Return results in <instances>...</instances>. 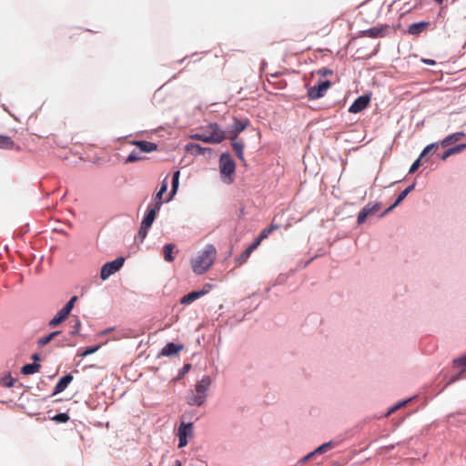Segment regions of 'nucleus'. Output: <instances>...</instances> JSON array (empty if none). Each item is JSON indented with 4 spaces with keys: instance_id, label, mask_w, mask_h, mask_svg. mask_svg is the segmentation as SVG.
<instances>
[{
    "instance_id": "c03bdc74",
    "label": "nucleus",
    "mask_w": 466,
    "mask_h": 466,
    "mask_svg": "<svg viewBox=\"0 0 466 466\" xmlns=\"http://www.w3.org/2000/svg\"><path fill=\"white\" fill-rule=\"evenodd\" d=\"M315 454V451L309 453L307 456L303 458L302 461H307L308 460L311 459Z\"/></svg>"
},
{
    "instance_id": "aec40b11",
    "label": "nucleus",
    "mask_w": 466,
    "mask_h": 466,
    "mask_svg": "<svg viewBox=\"0 0 466 466\" xmlns=\"http://www.w3.org/2000/svg\"><path fill=\"white\" fill-rule=\"evenodd\" d=\"M231 146H232L233 151L237 155L238 158L241 162H245V158H244V144L242 142L235 141L234 140V141H232Z\"/></svg>"
},
{
    "instance_id": "58836bf2",
    "label": "nucleus",
    "mask_w": 466,
    "mask_h": 466,
    "mask_svg": "<svg viewBox=\"0 0 466 466\" xmlns=\"http://www.w3.org/2000/svg\"><path fill=\"white\" fill-rule=\"evenodd\" d=\"M150 228H144V225L141 224V227L138 230V237L140 238L141 240H143L147 235V230L149 229Z\"/></svg>"
},
{
    "instance_id": "2eb2a0df",
    "label": "nucleus",
    "mask_w": 466,
    "mask_h": 466,
    "mask_svg": "<svg viewBox=\"0 0 466 466\" xmlns=\"http://www.w3.org/2000/svg\"><path fill=\"white\" fill-rule=\"evenodd\" d=\"M429 25L430 23L425 21L413 23L409 25L408 33L412 35H419L428 28Z\"/></svg>"
},
{
    "instance_id": "9b49d317",
    "label": "nucleus",
    "mask_w": 466,
    "mask_h": 466,
    "mask_svg": "<svg viewBox=\"0 0 466 466\" xmlns=\"http://www.w3.org/2000/svg\"><path fill=\"white\" fill-rule=\"evenodd\" d=\"M370 101V98L369 96H360L350 106L349 111L354 114L359 113L369 106Z\"/></svg>"
},
{
    "instance_id": "c9c22d12",
    "label": "nucleus",
    "mask_w": 466,
    "mask_h": 466,
    "mask_svg": "<svg viewBox=\"0 0 466 466\" xmlns=\"http://www.w3.org/2000/svg\"><path fill=\"white\" fill-rule=\"evenodd\" d=\"M99 349V346L86 348L81 354V357H86L95 353Z\"/></svg>"
},
{
    "instance_id": "49530a36",
    "label": "nucleus",
    "mask_w": 466,
    "mask_h": 466,
    "mask_svg": "<svg viewBox=\"0 0 466 466\" xmlns=\"http://www.w3.org/2000/svg\"><path fill=\"white\" fill-rule=\"evenodd\" d=\"M404 403H401L400 405H397V406H394L390 409V412L389 413H391V412H394L395 410H397L399 409L400 406L403 405Z\"/></svg>"
},
{
    "instance_id": "f03ea898",
    "label": "nucleus",
    "mask_w": 466,
    "mask_h": 466,
    "mask_svg": "<svg viewBox=\"0 0 466 466\" xmlns=\"http://www.w3.org/2000/svg\"><path fill=\"white\" fill-rule=\"evenodd\" d=\"M192 137L205 143L219 144L227 138L226 131L218 124L208 125L201 133L195 134Z\"/></svg>"
},
{
    "instance_id": "4c0bfd02",
    "label": "nucleus",
    "mask_w": 466,
    "mask_h": 466,
    "mask_svg": "<svg viewBox=\"0 0 466 466\" xmlns=\"http://www.w3.org/2000/svg\"><path fill=\"white\" fill-rule=\"evenodd\" d=\"M420 161H421V158L419 157L417 160H415L413 162V164L411 165V167H410V170H409V173L410 174H412L414 173L420 166Z\"/></svg>"
},
{
    "instance_id": "412c9836",
    "label": "nucleus",
    "mask_w": 466,
    "mask_h": 466,
    "mask_svg": "<svg viewBox=\"0 0 466 466\" xmlns=\"http://www.w3.org/2000/svg\"><path fill=\"white\" fill-rule=\"evenodd\" d=\"M167 189V178H165L161 184V187H160L158 192L154 197L155 202L153 204H158L159 208H161V205H162V197L166 193Z\"/></svg>"
},
{
    "instance_id": "7c9ffc66",
    "label": "nucleus",
    "mask_w": 466,
    "mask_h": 466,
    "mask_svg": "<svg viewBox=\"0 0 466 466\" xmlns=\"http://www.w3.org/2000/svg\"><path fill=\"white\" fill-rule=\"evenodd\" d=\"M332 447H333V442L329 441V442H326V443L319 446L314 451L316 454H321V453L328 451Z\"/></svg>"
},
{
    "instance_id": "ddd939ff",
    "label": "nucleus",
    "mask_w": 466,
    "mask_h": 466,
    "mask_svg": "<svg viewBox=\"0 0 466 466\" xmlns=\"http://www.w3.org/2000/svg\"><path fill=\"white\" fill-rule=\"evenodd\" d=\"M72 380L73 376L71 374H66L62 377L55 386L53 394L56 395L64 391Z\"/></svg>"
},
{
    "instance_id": "4be33fe9",
    "label": "nucleus",
    "mask_w": 466,
    "mask_h": 466,
    "mask_svg": "<svg viewBox=\"0 0 466 466\" xmlns=\"http://www.w3.org/2000/svg\"><path fill=\"white\" fill-rule=\"evenodd\" d=\"M68 314L66 312H65L62 309L58 311L57 315L56 317H54L50 321H49V326L51 328H55L56 326H58L60 323H62L66 318H67Z\"/></svg>"
},
{
    "instance_id": "7ed1b4c3",
    "label": "nucleus",
    "mask_w": 466,
    "mask_h": 466,
    "mask_svg": "<svg viewBox=\"0 0 466 466\" xmlns=\"http://www.w3.org/2000/svg\"><path fill=\"white\" fill-rule=\"evenodd\" d=\"M236 164L230 154L228 152L222 153L219 157V172L222 180L226 184H231L233 182Z\"/></svg>"
},
{
    "instance_id": "1a4fd4ad",
    "label": "nucleus",
    "mask_w": 466,
    "mask_h": 466,
    "mask_svg": "<svg viewBox=\"0 0 466 466\" xmlns=\"http://www.w3.org/2000/svg\"><path fill=\"white\" fill-rule=\"evenodd\" d=\"M380 209V205L379 203H376L374 205H370V204L366 205L358 215V218H357L358 224H360V225L363 224L369 216L373 215Z\"/></svg>"
},
{
    "instance_id": "c85d7f7f",
    "label": "nucleus",
    "mask_w": 466,
    "mask_h": 466,
    "mask_svg": "<svg viewBox=\"0 0 466 466\" xmlns=\"http://www.w3.org/2000/svg\"><path fill=\"white\" fill-rule=\"evenodd\" d=\"M178 179H179V171H176L174 174H173V177H172V189H171V196L170 198L167 199L170 200L171 198L176 194L177 190V187H178Z\"/></svg>"
},
{
    "instance_id": "a878e982",
    "label": "nucleus",
    "mask_w": 466,
    "mask_h": 466,
    "mask_svg": "<svg viewBox=\"0 0 466 466\" xmlns=\"http://www.w3.org/2000/svg\"><path fill=\"white\" fill-rule=\"evenodd\" d=\"M14 145V141L9 137L0 135V148L11 149Z\"/></svg>"
},
{
    "instance_id": "39448f33",
    "label": "nucleus",
    "mask_w": 466,
    "mask_h": 466,
    "mask_svg": "<svg viewBox=\"0 0 466 466\" xmlns=\"http://www.w3.org/2000/svg\"><path fill=\"white\" fill-rule=\"evenodd\" d=\"M248 125L249 120L248 118H234L233 125L226 131L227 138L231 141L236 140L238 134L244 131Z\"/></svg>"
},
{
    "instance_id": "f704fd0d",
    "label": "nucleus",
    "mask_w": 466,
    "mask_h": 466,
    "mask_svg": "<svg viewBox=\"0 0 466 466\" xmlns=\"http://www.w3.org/2000/svg\"><path fill=\"white\" fill-rule=\"evenodd\" d=\"M437 147V143H432L429 146H427L423 150L422 152L420 153V157L422 158L424 157L426 155H428L433 148Z\"/></svg>"
},
{
    "instance_id": "a18cd8bd",
    "label": "nucleus",
    "mask_w": 466,
    "mask_h": 466,
    "mask_svg": "<svg viewBox=\"0 0 466 466\" xmlns=\"http://www.w3.org/2000/svg\"><path fill=\"white\" fill-rule=\"evenodd\" d=\"M279 228V225L274 224L273 222L268 227V228L270 229L271 232H273L274 230L278 229Z\"/></svg>"
},
{
    "instance_id": "2f4dec72",
    "label": "nucleus",
    "mask_w": 466,
    "mask_h": 466,
    "mask_svg": "<svg viewBox=\"0 0 466 466\" xmlns=\"http://www.w3.org/2000/svg\"><path fill=\"white\" fill-rule=\"evenodd\" d=\"M76 300H77L76 296L72 297L70 299V300L63 307L62 309L69 315L71 310L73 309Z\"/></svg>"
},
{
    "instance_id": "4468645a",
    "label": "nucleus",
    "mask_w": 466,
    "mask_h": 466,
    "mask_svg": "<svg viewBox=\"0 0 466 466\" xmlns=\"http://www.w3.org/2000/svg\"><path fill=\"white\" fill-rule=\"evenodd\" d=\"M388 29V25L375 26L363 31V35L377 38L385 35L384 31Z\"/></svg>"
},
{
    "instance_id": "3c124183",
    "label": "nucleus",
    "mask_w": 466,
    "mask_h": 466,
    "mask_svg": "<svg viewBox=\"0 0 466 466\" xmlns=\"http://www.w3.org/2000/svg\"><path fill=\"white\" fill-rule=\"evenodd\" d=\"M463 146V148L465 149L466 148V143L462 144Z\"/></svg>"
},
{
    "instance_id": "bb28decb",
    "label": "nucleus",
    "mask_w": 466,
    "mask_h": 466,
    "mask_svg": "<svg viewBox=\"0 0 466 466\" xmlns=\"http://www.w3.org/2000/svg\"><path fill=\"white\" fill-rule=\"evenodd\" d=\"M60 331H53L49 335L42 337L38 339V345L40 347H43L46 344H48L55 337H56Z\"/></svg>"
},
{
    "instance_id": "6e6552de",
    "label": "nucleus",
    "mask_w": 466,
    "mask_h": 466,
    "mask_svg": "<svg viewBox=\"0 0 466 466\" xmlns=\"http://www.w3.org/2000/svg\"><path fill=\"white\" fill-rule=\"evenodd\" d=\"M192 437H193L192 423L182 422L178 428V439H179L178 447L179 448L185 447L188 442V439H190Z\"/></svg>"
},
{
    "instance_id": "09e8293b",
    "label": "nucleus",
    "mask_w": 466,
    "mask_h": 466,
    "mask_svg": "<svg viewBox=\"0 0 466 466\" xmlns=\"http://www.w3.org/2000/svg\"><path fill=\"white\" fill-rule=\"evenodd\" d=\"M189 368H190V365H189V364H187V365L184 367V369H186V370H188Z\"/></svg>"
},
{
    "instance_id": "37998d69",
    "label": "nucleus",
    "mask_w": 466,
    "mask_h": 466,
    "mask_svg": "<svg viewBox=\"0 0 466 466\" xmlns=\"http://www.w3.org/2000/svg\"><path fill=\"white\" fill-rule=\"evenodd\" d=\"M422 63L429 66H434L436 62L432 59H421Z\"/></svg>"
},
{
    "instance_id": "72a5a7b5",
    "label": "nucleus",
    "mask_w": 466,
    "mask_h": 466,
    "mask_svg": "<svg viewBox=\"0 0 466 466\" xmlns=\"http://www.w3.org/2000/svg\"><path fill=\"white\" fill-rule=\"evenodd\" d=\"M453 363L456 367H461L463 370H466V356L454 360Z\"/></svg>"
},
{
    "instance_id": "ea45409f",
    "label": "nucleus",
    "mask_w": 466,
    "mask_h": 466,
    "mask_svg": "<svg viewBox=\"0 0 466 466\" xmlns=\"http://www.w3.org/2000/svg\"><path fill=\"white\" fill-rule=\"evenodd\" d=\"M317 73H318V75H320L321 76H327L332 75L333 71L331 69L322 67V68L319 69Z\"/></svg>"
},
{
    "instance_id": "9d476101",
    "label": "nucleus",
    "mask_w": 466,
    "mask_h": 466,
    "mask_svg": "<svg viewBox=\"0 0 466 466\" xmlns=\"http://www.w3.org/2000/svg\"><path fill=\"white\" fill-rule=\"evenodd\" d=\"M159 209L158 204H151L148 206L147 212L141 222L144 228H150L152 226Z\"/></svg>"
},
{
    "instance_id": "473e14b6",
    "label": "nucleus",
    "mask_w": 466,
    "mask_h": 466,
    "mask_svg": "<svg viewBox=\"0 0 466 466\" xmlns=\"http://www.w3.org/2000/svg\"><path fill=\"white\" fill-rule=\"evenodd\" d=\"M54 420L56 421H58V422H67L69 420V416L68 414L66 413H59V414H56L55 417H54Z\"/></svg>"
},
{
    "instance_id": "dca6fc26",
    "label": "nucleus",
    "mask_w": 466,
    "mask_h": 466,
    "mask_svg": "<svg viewBox=\"0 0 466 466\" xmlns=\"http://www.w3.org/2000/svg\"><path fill=\"white\" fill-rule=\"evenodd\" d=\"M183 345H177L173 342L167 343L161 350L162 356H174L179 353L182 350Z\"/></svg>"
},
{
    "instance_id": "f8f14e48",
    "label": "nucleus",
    "mask_w": 466,
    "mask_h": 466,
    "mask_svg": "<svg viewBox=\"0 0 466 466\" xmlns=\"http://www.w3.org/2000/svg\"><path fill=\"white\" fill-rule=\"evenodd\" d=\"M129 144L138 147L140 153H151L157 149V145L145 140H132Z\"/></svg>"
},
{
    "instance_id": "423d86ee",
    "label": "nucleus",
    "mask_w": 466,
    "mask_h": 466,
    "mask_svg": "<svg viewBox=\"0 0 466 466\" xmlns=\"http://www.w3.org/2000/svg\"><path fill=\"white\" fill-rule=\"evenodd\" d=\"M124 261V258L120 257L113 261L106 262L101 268L100 278L103 280L108 279L122 268Z\"/></svg>"
},
{
    "instance_id": "cd10ccee",
    "label": "nucleus",
    "mask_w": 466,
    "mask_h": 466,
    "mask_svg": "<svg viewBox=\"0 0 466 466\" xmlns=\"http://www.w3.org/2000/svg\"><path fill=\"white\" fill-rule=\"evenodd\" d=\"M144 157H141L140 155V152L139 151H136V150H133L129 155L128 157H127L125 163L126 164H128V163H134V162H137V161H140V160H143Z\"/></svg>"
},
{
    "instance_id": "e433bc0d",
    "label": "nucleus",
    "mask_w": 466,
    "mask_h": 466,
    "mask_svg": "<svg viewBox=\"0 0 466 466\" xmlns=\"http://www.w3.org/2000/svg\"><path fill=\"white\" fill-rule=\"evenodd\" d=\"M2 381H3V383H4V385H5V387H7V388H11V387H13V386L15 385V379H13L11 376H9V377L4 378V379L2 380Z\"/></svg>"
},
{
    "instance_id": "6ab92c4d",
    "label": "nucleus",
    "mask_w": 466,
    "mask_h": 466,
    "mask_svg": "<svg viewBox=\"0 0 466 466\" xmlns=\"http://www.w3.org/2000/svg\"><path fill=\"white\" fill-rule=\"evenodd\" d=\"M464 137L463 132H456L451 135L447 136L441 142V145L445 147L450 146L451 144L459 141L461 137Z\"/></svg>"
},
{
    "instance_id": "f257e3e1",
    "label": "nucleus",
    "mask_w": 466,
    "mask_h": 466,
    "mask_svg": "<svg viewBox=\"0 0 466 466\" xmlns=\"http://www.w3.org/2000/svg\"><path fill=\"white\" fill-rule=\"evenodd\" d=\"M217 250L213 245H207L198 255L191 260V267L194 273L204 274L214 263Z\"/></svg>"
},
{
    "instance_id": "20e7f679",
    "label": "nucleus",
    "mask_w": 466,
    "mask_h": 466,
    "mask_svg": "<svg viewBox=\"0 0 466 466\" xmlns=\"http://www.w3.org/2000/svg\"><path fill=\"white\" fill-rule=\"evenodd\" d=\"M211 380L209 376H204L199 381H198L195 392L192 397L188 399V404L201 406L206 400V391L209 388Z\"/></svg>"
},
{
    "instance_id": "c756f323",
    "label": "nucleus",
    "mask_w": 466,
    "mask_h": 466,
    "mask_svg": "<svg viewBox=\"0 0 466 466\" xmlns=\"http://www.w3.org/2000/svg\"><path fill=\"white\" fill-rule=\"evenodd\" d=\"M252 251L248 248L246 250H244L240 256L237 258V261L238 262L239 265L247 262V260L248 259V258L250 257Z\"/></svg>"
},
{
    "instance_id": "8fccbe9b",
    "label": "nucleus",
    "mask_w": 466,
    "mask_h": 466,
    "mask_svg": "<svg viewBox=\"0 0 466 466\" xmlns=\"http://www.w3.org/2000/svg\"><path fill=\"white\" fill-rule=\"evenodd\" d=\"M438 4H441L444 0H435Z\"/></svg>"
},
{
    "instance_id": "a19ab883",
    "label": "nucleus",
    "mask_w": 466,
    "mask_h": 466,
    "mask_svg": "<svg viewBox=\"0 0 466 466\" xmlns=\"http://www.w3.org/2000/svg\"><path fill=\"white\" fill-rule=\"evenodd\" d=\"M263 239H260V237L258 236L253 243L248 247V248L253 252L261 243Z\"/></svg>"
},
{
    "instance_id": "603ef678",
    "label": "nucleus",
    "mask_w": 466,
    "mask_h": 466,
    "mask_svg": "<svg viewBox=\"0 0 466 466\" xmlns=\"http://www.w3.org/2000/svg\"><path fill=\"white\" fill-rule=\"evenodd\" d=\"M334 466H340V464L339 463H335Z\"/></svg>"
},
{
    "instance_id": "0eeeda50",
    "label": "nucleus",
    "mask_w": 466,
    "mask_h": 466,
    "mask_svg": "<svg viewBox=\"0 0 466 466\" xmlns=\"http://www.w3.org/2000/svg\"><path fill=\"white\" fill-rule=\"evenodd\" d=\"M331 86V83L329 80L319 83L318 86H311L308 89L307 96L309 99L315 100L319 99L326 94L328 89Z\"/></svg>"
},
{
    "instance_id": "5701e85b",
    "label": "nucleus",
    "mask_w": 466,
    "mask_h": 466,
    "mask_svg": "<svg viewBox=\"0 0 466 466\" xmlns=\"http://www.w3.org/2000/svg\"><path fill=\"white\" fill-rule=\"evenodd\" d=\"M39 370H40L39 364L30 363V364H26V365L23 366L21 369V372L24 375H31V374H35V373L38 372Z\"/></svg>"
},
{
    "instance_id": "79ce46f5",
    "label": "nucleus",
    "mask_w": 466,
    "mask_h": 466,
    "mask_svg": "<svg viewBox=\"0 0 466 466\" xmlns=\"http://www.w3.org/2000/svg\"><path fill=\"white\" fill-rule=\"evenodd\" d=\"M271 233L270 229L268 228H264L260 233H259V237H260V239H265L268 237V235Z\"/></svg>"
},
{
    "instance_id": "a211bd4d",
    "label": "nucleus",
    "mask_w": 466,
    "mask_h": 466,
    "mask_svg": "<svg viewBox=\"0 0 466 466\" xmlns=\"http://www.w3.org/2000/svg\"><path fill=\"white\" fill-rule=\"evenodd\" d=\"M415 185L412 184L409 186L406 189H404L400 194L398 196L395 202L386 210V212L391 211L393 208H395L398 205H400L403 199L408 196L409 193H410L414 189Z\"/></svg>"
},
{
    "instance_id": "f3484780",
    "label": "nucleus",
    "mask_w": 466,
    "mask_h": 466,
    "mask_svg": "<svg viewBox=\"0 0 466 466\" xmlns=\"http://www.w3.org/2000/svg\"><path fill=\"white\" fill-rule=\"evenodd\" d=\"M205 294H206L205 290L192 291V292L183 296L181 298V299H180V303L181 304H190V303H192L193 301H195L196 299H199L200 297H202Z\"/></svg>"
},
{
    "instance_id": "393cba45",
    "label": "nucleus",
    "mask_w": 466,
    "mask_h": 466,
    "mask_svg": "<svg viewBox=\"0 0 466 466\" xmlns=\"http://www.w3.org/2000/svg\"><path fill=\"white\" fill-rule=\"evenodd\" d=\"M462 150H464L463 148V146L462 144H460V145H457L451 148H449L448 150H446L442 157H441V159L442 160H446L449 157H451V155H454V154H458V153H461Z\"/></svg>"
},
{
    "instance_id": "b1692460",
    "label": "nucleus",
    "mask_w": 466,
    "mask_h": 466,
    "mask_svg": "<svg viewBox=\"0 0 466 466\" xmlns=\"http://www.w3.org/2000/svg\"><path fill=\"white\" fill-rule=\"evenodd\" d=\"M175 248L174 244H167L164 246V258L167 262H172L174 260L173 250Z\"/></svg>"
},
{
    "instance_id": "de8ad7c7",
    "label": "nucleus",
    "mask_w": 466,
    "mask_h": 466,
    "mask_svg": "<svg viewBox=\"0 0 466 466\" xmlns=\"http://www.w3.org/2000/svg\"><path fill=\"white\" fill-rule=\"evenodd\" d=\"M33 359L36 360H38V356H37L36 354H35V355L33 356Z\"/></svg>"
}]
</instances>
